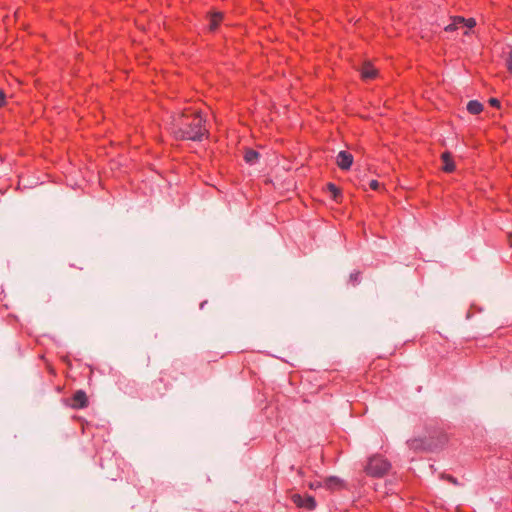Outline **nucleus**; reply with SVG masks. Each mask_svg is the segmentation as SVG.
<instances>
[{
	"mask_svg": "<svg viewBox=\"0 0 512 512\" xmlns=\"http://www.w3.org/2000/svg\"><path fill=\"white\" fill-rule=\"evenodd\" d=\"M203 123L204 120L200 113H195L193 116L182 113L173 118L172 132L177 139L202 141L208 134Z\"/></svg>",
	"mask_w": 512,
	"mask_h": 512,
	"instance_id": "nucleus-1",
	"label": "nucleus"
},
{
	"mask_svg": "<svg viewBox=\"0 0 512 512\" xmlns=\"http://www.w3.org/2000/svg\"><path fill=\"white\" fill-rule=\"evenodd\" d=\"M391 468V464L382 456H372L366 466V472L373 477L384 476Z\"/></svg>",
	"mask_w": 512,
	"mask_h": 512,
	"instance_id": "nucleus-2",
	"label": "nucleus"
},
{
	"mask_svg": "<svg viewBox=\"0 0 512 512\" xmlns=\"http://www.w3.org/2000/svg\"><path fill=\"white\" fill-rule=\"evenodd\" d=\"M336 163L340 169L348 170L353 163V156L347 151H340L336 156Z\"/></svg>",
	"mask_w": 512,
	"mask_h": 512,
	"instance_id": "nucleus-3",
	"label": "nucleus"
},
{
	"mask_svg": "<svg viewBox=\"0 0 512 512\" xmlns=\"http://www.w3.org/2000/svg\"><path fill=\"white\" fill-rule=\"evenodd\" d=\"M292 501L298 506L307 508L309 510H313L316 507L315 499L311 496H306L302 498L299 494H294L292 496Z\"/></svg>",
	"mask_w": 512,
	"mask_h": 512,
	"instance_id": "nucleus-4",
	"label": "nucleus"
},
{
	"mask_svg": "<svg viewBox=\"0 0 512 512\" xmlns=\"http://www.w3.org/2000/svg\"><path fill=\"white\" fill-rule=\"evenodd\" d=\"M360 73L363 79L369 80L374 79L377 76L378 71L372 66L371 63L365 62L360 68Z\"/></svg>",
	"mask_w": 512,
	"mask_h": 512,
	"instance_id": "nucleus-5",
	"label": "nucleus"
},
{
	"mask_svg": "<svg viewBox=\"0 0 512 512\" xmlns=\"http://www.w3.org/2000/svg\"><path fill=\"white\" fill-rule=\"evenodd\" d=\"M87 405V396L86 393L82 390H78L75 392L73 396V404L74 408H83Z\"/></svg>",
	"mask_w": 512,
	"mask_h": 512,
	"instance_id": "nucleus-6",
	"label": "nucleus"
},
{
	"mask_svg": "<svg viewBox=\"0 0 512 512\" xmlns=\"http://www.w3.org/2000/svg\"><path fill=\"white\" fill-rule=\"evenodd\" d=\"M324 486L330 490H337L342 488L344 483L339 477L331 476L324 480Z\"/></svg>",
	"mask_w": 512,
	"mask_h": 512,
	"instance_id": "nucleus-7",
	"label": "nucleus"
},
{
	"mask_svg": "<svg viewBox=\"0 0 512 512\" xmlns=\"http://www.w3.org/2000/svg\"><path fill=\"white\" fill-rule=\"evenodd\" d=\"M441 159L443 161V167L442 169L445 171V172H453L455 170V164L452 160V157H451V154L449 152H444L442 155H441Z\"/></svg>",
	"mask_w": 512,
	"mask_h": 512,
	"instance_id": "nucleus-8",
	"label": "nucleus"
},
{
	"mask_svg": "<svg viewBox=\"0 0 512 512\" xmlns=\"http://www.w3.org/2000/svg\"><path fill=\"white\" fill-rule=\"evenodd\" d=\"M409 447L413 450H427L430 449V445L427 444L423 439H412L408 442Z\"/></svg>",
	"mask_w": 512,
	"mask_h": 512,
	"instance_id": "nucleus-9",
	"label": "nucleus"
},
{
	"mask_svg": "<svg viewBox=\"0 0 512 512\" xmlns=\"http://www.w3.org/2000/svg\"><path fill=\"white\" fill-rule=\"evenodd\" d=\"M259 157V153L253 149H247L245 151L244 159L247 163L251 165L255 164L258 161Z\"/></svg>",
	"mask_w": 512,
	"mask_h": 512,
	"instance_id": "nucleus-10",
	"label": "nucleus"
},
{
	"mask_svg": "<svg viewBox=\"0 0 512 512\" xmlns=\"http://www.w3.org/2000/svg\"><path fill=\"white\" fill-rule=\"evenodd\" d=\"M467 110L471 114H479L483 110V105L477 100H471L467 104Z\"/></svg>",
	"mask_w": 512,
	"mask_h": 512,
	"instance_id": "nucleus-11",
	"label": "nucleus"
},
{
	"mask_svg": "<svg viewBox=\"0 0 512 512\" xmlns=\"http://www.w3.org/2000/svg\"><path fill=\"white\" fill-rule=\"evenodd\" d=\"M222 18H223V15L220 12L211 14L210 24H209L210 30H215L218 27L219 22L221 21Z\"/></svg>",
	"mask_w": 512,
	"mask_h": 512,
	"instance_id": "nucleus-12",
	"label": "nucleus"
},
{
	"mask_svg": "<svg viewBox=\"0 0 512 512\" xmlns=\"http://www.w3.org/2000/svg\"><path fill=\"white\" fill-rule=\"evenodd\" d=\"M464 21H465V18L456 16L453 18V22L446 26L445 30L446 31H454V30L458 29L459 25H462L464 23Z\"/></svg>",
	"mask_w": 512,
	"mask_h": 512,
	"instance_id": "nucleus-13",
	"label": "nucleus"
},
{
	"mask_svg": "<svg viewBox=\"0 0 512 512\" xmlns=\"http://www.w3.org/2000/svg\"><path fill=\"white\" fill-rule=\"evenodd\" d=\"M327 189L332 194L333 198L335 200H338V198H339V196L341 194L340 190L333 183H328L327 184Z\"/></svg>",
	"mask_w": 512,
	"mask_h": 512,
	"instance_id": "nucleus-14",
	"label": "nucleus"
},
{
	"mask_svg": "<svg viewBox=\"0 0 512 512\" xmlns=\"http://www.w3.org/2000/svg\"><path fill=\"white\" fill-rule=\"evenodd\" d=\"M462 25H465L468 28H472L476 25V21L474 18L465 19V21Z\"/></svg>",
	"mask_w": 512,
	"mask_h": 512,
	"instance_id": "nucleus-15",
	"label": "nucleus"
},
{
	"mask_svg": "<svg viewBox=\"0 0 512 512\" xmlns=\"http://www.w3.org/2000/svg\"><path fill=\"white\" fill-rule=\"evenodd\" d=\"M506 62L508 70L512 73V50L509 52Z\"/></svg>",
	"mask_w": 512,
	"mask_h": 512,
	"instance_id": "nucleus-16",
	"label": "nucleus"
},
{
	"mask_svg": "<svg viewBox=\"0 0 512 512\" xmlns=\"http://www.w3.org/2000/svg\"><path fill=\"white\" fill-rule=\"evenodd\" d=\"M489 103H490L491 106H494V107H497V108L500 107V102L496 98H490L489 99Z\"/></svg>",
	"mask_w": 512,
	"mask_h": 512,
	"instance_id": "nucleus-17",
	"label": "nucleus"
},
{
	"mask_svg": "<svg viewBox=\"0 0 512 512\" xmlns=\"http://www.w3.org/2000/svg\"><path fill=\"white\" fill-rule=\"evenodd\" d=\"M370 188L373 190H377L379 188V183L376 180H372L369 184Z\"/></svg>",
	"mask_w": 512,
	"mask_h": 512,
	"instance_id": "nucleus-18",
	"label": "nucleus"
},
{
	"mask_svg": "<svg viewBox=\"0 0 512 512\" xmlns=\"http://www.w3.org/2000/svg\"><path fill=\"white\" fill-rule=\"evenodd\" d=\"M445 479H447L448 481H450L452 484L454 485H458V481L456 478H454L453 476L451 475H447L445 476Z\"/></svg>",
	"mask_w": 512,
	"mask_h": 512,
	"instance_id": "nucleus-19",
	"label": "nucleus"
},
{
	"mask_svg": "<svg viewBox=\"0 0 512 512\" xmlns=\"http://www.w3.org/2000/svg\"><path fill=\"white\" fill-rule=\"evenodd\" d=\"M4 99H5V93L2 90H0V106L3 105Z\"/></svg>",
	"mask_w": 512,
	"mask_h": 512,
	"instance_id": "nucleus-20",
	"label": "nucleus"
},
{
	"mask_svg": "<svg viewBox=\"0 0 512 512\" xmlns=\"http://www.w3.org/2000/svg\"><path fill=\"white\" fill-rule=\"evenodd\" d=\"M314 487H316V484H311L310 485V488H314Z\"/></svg>",
	"mask_w": 512,
	"mask_h": 512,
	"instance_id": "nucleus-21",
	"label": "nucleus"
},
{
	"mask_svg": "<svg viewBox=\"0 0 512 512\" xmlns=\"http://www.w3.org/2000/svg\"><path fill=\"white\" fill-rule=\"evenodd\" d=\"M314 487H316V484H311L310 485V488H314Z\"/></svg>",
	"mask_w": 512,
	"mask_h": 512,
	"instance_id": "nucleus-22",
	"label": "nucleus"
}]
</instances>
